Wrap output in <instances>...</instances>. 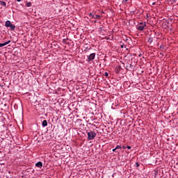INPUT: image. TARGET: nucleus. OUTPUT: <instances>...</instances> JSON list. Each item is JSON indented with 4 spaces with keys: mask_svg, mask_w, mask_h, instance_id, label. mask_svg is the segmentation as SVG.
Returning a JSON list of instances; mask_svg holds the SVG:
<instances>
[{
    "mask_svg": "<svg viewBox=\"0 0 178 178\" xmlns=\"http://www.w3.org/2000/svg\"><path fill=\"white\" fill-rule=\"evenodd\" d=\"M95 59V53H92L89 55L88 58V60L91 62V60H94Z\"/></svg>",
    "mask_w": 178,
    "mask_h": 178,
    "instance_id": "obj_4",
    "label": "nucleus"
},
{
    "mask_svg": "<svg viewBox=\"0 0 178 178\" xmlns=\"http://www.w3.org/2000/svg\"><path fill=\"white\" fill-rule=\"evenodd\" d=\"M92 16H94V14H92V13H90L89 14V17H92Z\"/></svg>",
    "mask_w": 178,
    "mask_h": 178,
    "instance_id": "obj_16",
    "label": "nucleus"
},
{
    "mask_svg": "<svg viewBox=\"0 0 178 178\" xmlns=\"http://www.w3.org/2000/svg\"><path fill=\"white\" fill-rule=\"evenodd\" d=\"M124 2H127L129 0H123Z\"/></svg>",
    "mask_w": 178,
    "mask_h": 178,
    "instance_id": "obj_24",
    "label": "nucleus"
},
{
    "mask_svg": "<svg viewBox=\"0 0 178 178\" xmlns=\"http://www.w3.org/2000/svg\"><path fill=\"white\" fill-rule=\"evenodd\" d=\"M96 136H97V134L95 132H94L92 131L88 132V140H94Z\"/></svg>",
    "mask_w": 178,
    "mask_h": 178,
    "instance_id": "obj_1",
    "label": "nucleus"
},
{
    "mask_svg": "<svg viewBox=\"0 0 178 178\" xmlns=\"http://www.w3.org/2000/svg\"><path fill=\"white\" fill-rule=\"evenodd\" d=\"M136 165L137 168L140 167V164L138 163H136Z\"/></svg>",
    "mask_w": 178,
    "mask_h": 178,
    "instance_id": "obj_17",
    "label": "nucleus"
},
{
    "mask_svg": "<svg viewBox=\"0 0 178 178\" xmlns=\"http://www.w3.org/2000/svg\"><path fill=\"white\" fill-rule=\"evenodd\" d=\"M42 126V127H47L48 126V122L47 121V120H43Z\"/></svg>",
    "mask_w": 178,
    "mask_h": 178,
    "instance_id": "obj_5",
    "label": "nucleus"
},
{
    "mask_svg": "<svg viewBox=\"0 0 178 178\" xmlns=\"http://www.w3.org/2000/svg\"><path fill=\"white\" fill-rule=\"evenodd\" d=\"M126 148H127L126 146H122L123 149H126Z\"/></svg>",
    "mask_w": 178,
    "mask_h": 178,
    "instance_id": "obj_21",
    "label": "nucleus"
},
{
    "mask_svg": "<svg viewBox=\"0 0 178 178\" xmlns=\"http://www.w3.org/2000/svg\"><path fill=\"white\" fill-rule=\"evenodd\" d=\"M0 5H1V6H6V2L0 1Z\"/></svg>",
    "mask_w": 178,
    "mask_h": 178,
    "instance_id": "obj_8",
    "label": "nucleus"
},
{
    "mask_svg": "<svg viewBox=\"0 0 178 178\" xmlns=\"http://www.w3.org/2000/svg\"><path fill=\"white\" fill-rule=\"evenodd\" d=\"M2 47H5V43H0V48H2Z\"/></svg>",
    "mask_w": 178,
    "mask_h": 178,
    "instance_id": "obj_14",
    "label": "nucleus"
},
{
    "mask_svg": "<svg viewBox=\"0 0 178 178\" xmlns=\"http://www.w3.org/2000/svg\"><path fill=\"white\" fill-rule=\"evenodd\" d=\"M133 67H134L133 66V65L129 64V65H127L126 69H127V70H129L131 72V70L133 69Z\"/></svg>",
    "mask_w": 178,
    "mask_h": 178,
    "instance_id": "obj_6",
    "label": "nucleus"
},
{
    "mask_svg": "<svg viewBox=\"0 0 178 178\" xmlns=\"http://www.w3.org/2000/svg\"><path fill=\"white\" fill-rule=\"evenodd\" d=\"M136 29L139 31H143V30L147 29V24H145L144 23H140L139 24H138L136 26Z\"/></svg>",
    "mask_w": 178,
    "mask_h": 178,
    "instance_id": "obj_2",
    "label": "nucleus"
},
{
    "mask_svg": "<svg viewBox=\"0 0 178 178\" xmlns=\"http://www.w3.org/2000/svg\"><path fill=\"white\" fill-rule=\"evenodd\" d=\"M104 76L106 77H108V76H109V74L107 72H106V73H104Z\"/></svg>",
    "mask_w": 178,
    "mask_h": 178,
    "instance_id": "obj_15",
    "label": "nucleus"
},
{
    "mask_svg": "<svg viewBox=\"0 0 178 178\" xmlns=\"http://www.w3.org/2000/svg\"><path fill=\"white\" fill-rule=\"evenodd\" d=\"M100 30H102V28H100Z\"/></svg>",
    "mask_w": 178,
    "mask_h": 178,
    "instance_id": "obj_27",
    "label": "nucleus"
},
{
    "mask_svg": "<svg viewBox=\"0 0 178 178\" xmlns=\"http://www.w3.org/2000/svg\"><path fill=\"white\" fill-rule=\"evenodd\" d=\"M115 149H122V146L120 145H117L116 147H115Z\"/></svg>",
    "mask_w": 178,
    "mask_h": 178,
    "instance_id": "obj_12",
    "label": "nucleus"
},
{
    "mask_svg": "<svg viewBox=\"0 0 178 178\" xmlns=\"http://www.w3.org/2000/svg\"><path fill=\"white\" fill-rule=\"evenodd\" d=\"M6 23H10V21H6Z\"/></svg>",
    "mask_w": 178,
    "mask_h": 178,
    "instance_id": "obj_23",
    "label": "nucleus"
},
{
    "mask_svg": "<svg viewBox=\"0 0 178 178\" xmlns=\"http://www.w3.org/2000/svg\"><path fill=\"white\" fill-rule=\"evenodd\" d=\"M99 17H101V16L97 15H92V19H99Z\"/></svg>",
    "mask_w": 178,
    "mask_h": 178,
    "instance_id": "obj_10",
    "label": "nucleus"
},
{
    "mask_svg": "<svg viewBox=\"0 0 178 178\" xmlns=\"http://www.w3.org/2000/svg\"><path fill=\"white\" fill-rule=\"evenodd\" d=\"M35 166L37 168H42V162L38 161V163H35Z\"/></svg>",
    "mask_w": 178,
    "mask_h": 178,
    "instance_id": "obj_7",
    "label": "nucleus"
},
{
    "mask_svg": "<svg viewBox=\"0 0 178 178\" xmlns=\"http://www.w3.org/2000/svg\"><path fill=\"white\" fill-rule=\"evenodd\" d=\"M26 6H27V8H30V6H31V2L26 3Z\"/></svg>",
    "mask_w": 178,
    "mask_h": 178,
    "instance_id": "obj_11",
    "label": "nucleus"
},
{
    "mask_svg": "<svg viewBox=\"0 0 178 178\" xmlns=\"http://www.w3.org/2000/svg\"><path fill=\"white\" fill-rule=\"evenodd\" d=\"M94 22H95V23H97V20H95Z\"/></svg>",
    "mask_w": 178,
    "mask_h": 178,
    "instance_id": "obj_26",
    "label": "nucleus"
},
{
    "mask_svg": "<svg viewBox=\"0 0 178 178\" xmlns=\"http://www.w3.org/2000/svg\"><path fill=\"white\" fill-rule=\"evenodd\" d=\"M155 4H156V3H155V2L152 3V5H155Z\"/></svg>",
    "mask_w": 178,
    "mask_h": 178,
    "instance_id": "obj_25",
    "label": "nucleus"
},
{
    "mask_svg": "<svg viewBox=\"0 0 178 178\" xmlns=\"http://www.w3.org/2000/svg\"><path fill=\"white\" fill-rule=\"evenodd\" d=\"M154 41V40L152 39V38H149L147 42H149V44H152V42Z\"/></svg>",
    "mask_w": 178,
    "mask_h": 178,
    "instance_id": "obj_9",
    "label": "nucleus"
},
{
    "mask_svg": "<svg viewBox=\"0 0 178 178\" xmlns=\"http://www.w3.org/2000/svg\"><path fill=\"white\" fill-rule=\"evenodd\" d=\"M117 150L116 147L113 149V152H115Z\"/></svg>",
    "mask_w": 178,
    "mask_h": 178,
    "instance_id": "obj_19",
    "label": "nucleus"
},
{
    "mask_svg": "<svg viewBox=\"0 0 178 178\" xmlns=\"http://www.w3.org/2000/svg\"><path fill=\"white\" fill-rule=\"evenodd\" d=\"M127 148L128 149H131V146H127Z\"/></svg>",
    "mask_w": 178,
    "mask_h": 178,
    "instance_id": "obj_18",
    "label": "nucleus"
},
{
    "mask_svg": "<svg viewBox=\"0 0 178 178\" xmlns=\"http://www.w3.org/2000/svg\"><path fill=\"white\" fill-rule=\"evenodd\" d=\"M121 48H124V44H122L121 45Z\"/></svg>",
    "mask_w": 178,
    "mask_h": 178,
    "instance_id": "obj_20",
    "label": "nucleus"
},
{
    "mask_svg": "<svg viewBox=\"0 0 178 178\" xmlns=\"http://www.w3.org/2000/svg\"><path fill=\"white\" fill-rule=\"evenodd\" d=\"M5 26L6 27H10V29L12 31H14V30L16 29V26H15V24H13L12 23H6Z\"/></svg>",
    "mask_w": 178,
    "mask_h": 178,
    "instance_id": "obj_3",
    "label": "nucleus"
},
{
    "mask_svg": "<svg viewBox=\"0 0 178 178\" xmlns=\"http://www.w3.org/2000/svg\"><path fill=\"white\" fill-rule=\"evenodd\" d=\"M8 44H10V40H8V42H4V46L8 45Z\"/></svg>",
    "mask_w": 178,
    "mask_h": 178,
    "instance_id": "obj_13",
    "label": "nucleus"
},
{
    "mask_svg": "<svg viewBox=\"0 0 178 178\" xmlns=\"http://www.w3.org/2000/svg\"><path fill=\"white\" fill-rule=\"evenodd\" d=\"M17 2H22V0H17Z\"/></svg>",
    "mask_w": 178,
    "mask_h": 178,
    "instance_id": "obj_22",
    "label": "nucleus"
}]
</instances>
